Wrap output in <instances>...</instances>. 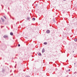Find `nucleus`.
<instances>
[{"mask_svg": "<svg viewBox=\"0 0 77 77\" xmlns=\"http://www.w3.org/2000/svg\"><path fill=\"white\" fill-rule=\"evenodd\" d=\"M32 19H33V20H35V18H32Z\"/></svg>", "mask_w": 77, "mask_h": 77, "instance_id": "nucleus-10", "label": "nucleus"}, {"mask_svg": "<svg viewBox=\"0 0 77 77\" xmlns=\"http://www.w3.org/2000/svg\"><path fill=\"white\" fill-rule=\"evenodd\" d=\"M77 38H75V41L76 42V41H77Z\"/></svg>", "mask_w": 77, "mask_h": 77, "instance_id": "nucleus-8", "label": "nucleus"}, {"mask_svg": "<svg viewBox=\"0 0 77 77\" xmlns=\"http://www.w3.org/2000/svg\"><path fill=\"white\" fill-rule=\"evenodd\" d=\"M10 35H13V33L12 32H11Z\"/></svg>", "mask_w": 77, "mask_h": 77, "instance_id": "nucleus-6", "label": "nucleus"}, {"mask_svg": "<svg viewBox=\"0 0 77 77\" xmlns=\"http://www.w3.org/2000/svg\"><path fill=\"white\" fill-rule=\"evenodd\" d=\"M38 55L39 56H41V54L40 53H39V54H38Z\"/></svg>", "mask_w": 77, "mask_h": 77, "instance_id": "nucleus-7", "label": "nucleus"}, {"mask_svg": "<svg viewBox=\"0 0 77 77\" xmlns=\"http://www.w3.org/2000/svg\"><path fill=\"white\" fill-rule=\"evenodd\" d=\"M73 53H74V51H73Z\"/></svg>", "mask_w": 77, "mask_h": 77, "instance_id": "nucleus-14", "label": "nucleus"}, {"mask_svg": "<svg viewBox=\"0 0 77 77\" xmlns=\"http://www.w3.org/2000/svg\"><path fill=\"white\" fill-rule=\"evenodd\" d=\"M18 47H20V44H19L18 45Z\"/></svg>", "mask_w": 77, "mask_h": 77, "instance_id": "nucleus-12", "label": "nucleus"}, {"mask_svg": "<svg viewBox=\"0 0 77 77\" xmlns=\"http://www.w3.org/2000/svg\"><path fill=\"white\" fill-rule=\"evenodd\" d=\"M2 21L3 22H4V20H3V19H2Z\"/></svg>", "mask_w": 77, "mask_h": 77, "instance_id": "nucleus-9", "label": "nucleus"}, {"mask_svg": "<svg viewBox=\"0 0 77 77\" xmlns=\"http://www.w3.org/2000/svg\"><path fill=\"white\" fill-rule=\"evenodd\" d=\"M44 44L45 45H47V42H44Z\"/></svg>", "mask_w": 77, "mask_h": 77, "instance_id": "nucleus-3", "label": "nucleus"}, {"mask_svg": "<svg viewBox=\"0 0 77 77\" xmlns=\"http://www.w3.org/2000/svg\"><path fill=\"white\" fill-rule=\"evenodd\" d=\"M4 17L5 18V19H6V17H5L4 16Z\"/></svg>", "mask_w": 77, "mask_h": 77, "instance_id": "nucleus-11", "label": "nucleus"}, {"mask_svg": "<svg viewBox=\"0 0 77 77\" xmlns=\"http://www.w3.org/2000/svg\"><path fill=\"white\" fill-rule=\"evenodd\" d=\"M4 38H7V37H8V36H7V35H4V36H3Z\"/></svg>", "mask_w": 77, "mask_h": 77, "instance_id": "nucleus-4", "label": "nucleus"}, {"mask_svg": "<svg viewBox=\"0 0 77 77\" xmlns=\"http://www.w3.org/2000/svg\"><path fill=\"white\" fill-rule=\"evenodd\" d=\"M47 33H50V31L49 30H48L46 31Z\"/></svg>", "mask_w": 77, "mask_h": 77, "instance_id": "nucleus-1", "label": "nucleus"}, {"mask_svg": "<svg viewBox=\"0 0 77 77\" xmlns=\"http://www.w3.org/2000/svg\"><path fill=\"white\" fill-rule=\"evenodd\" d=\"M69 71H70V69H69Z\"/></svg>", "mask_w": 77, "mask_h": 77, "instance_id": "nucleus-13", "label": "nucleus"}, {"mask_svg": "<svg viewBox=\"0 0 77 77\" xmlns=\"http://www.w3.org/2000/svg\"><path fill=\"white\" fill-rule=\"evenodd\" d=\"M30 20V17H28L27 18V20Z\"/></svg>", "mask_w": 77, "mask_h": 77, "instance_id": "nucleus-5", "label": "nucleus"}, {"mask_svg": "<svg viewBox=\"0 0 77 77\" xmlns=\"http://www.w3.org/2000/svg\"><path fill=\"white\" fill-rule=\"evenodd\" d=\"M42 52L43 53H44L45 52V49H44V48H43L42 51Z\"/></svg>", "mask_w": 77, "mask_h": 77, "instance_id": "nucleus-2", "label": "nucleus"}]
</instances>
